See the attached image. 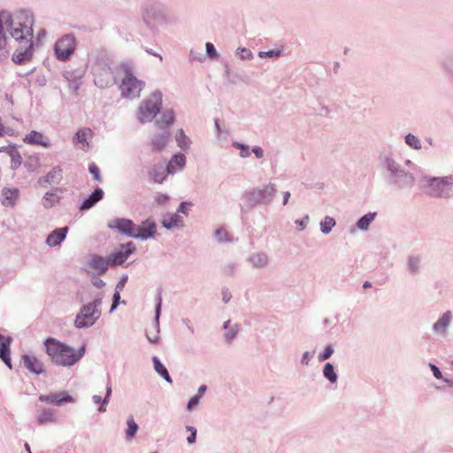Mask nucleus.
Masks as SVG:
<instances>
[{"mask_svg":"<svg viewBox=\"0 0 453 453\" xmlns=\"http://www.w3.org/2000/svg\"><path fill=\"white\" fill-rule=\"evenodd\" d=\"M45 351L53 365L70 367L78 363L85 355L86 348L74 349L55 338L44 342Z\"/></svg>","mask_w":453,"mask_h":453,"instance_id":"f257e3e1","label":"nucleus"},{"mask_svg":"<svg viewBox=\"0 0 453 453\" xmlns=\"http://www.w3.org/2000/svg\"><path fill=\"white\" fill-rule=\"evenodd\" d=\"M27 16L29 20L22 22L20 27L13 30V35L11 36L19 45L12 55V61L17 65L26 64L33 57L35 16L31 11L27 13Z\"/></svg>","mask_w":453,"mask_h":453,"instance_id":"f03ea898","label":"nucleus"},{"mask_svg":"<svg viewBox=\"0 0 453 453\" xmlns=\"http://www.w3.org/2000/svg\"><path fill=\"white\" fill-rule=\"evenodd\" d=\"M422 191L428 196L440 199L453 197V174L445 176L423 175L419 179Z\"/></svg>","mask_w":453,"mask_h":453,"instance_id":"7ed1b4c3","label":"nucleus"},{"mask_svg":"<svg viewBox=\"0 0 453 453\" xmlns=\"http://www.w3.org/2000/svg\"><path fill=\"white\" fill-rule=\"evenodd\" d=\"M141 18L144 25L151 31L168 24L167 10L164 4L149 0L141 6Z\"/></svg>","mask_w":453,"mask_h":453,"instance_id":"20e7f679","label":"nucleus"},{"mask_svg":"<svg viewBox=\"0 0 453 453\" xmlns=\"http://www.w3.org/2000/svg\"><path fill=\"white\" fill-rule=\"evenodd\" d=\"M163 95L160 90L153 91L142 99L136 111V119L141 124L151 122L160 112Z\"/></svg>","mask_w":453,"mask_h":453,"instance_id":"39448f33","label":"nucleus"},{"mask_svg":"<svg viewBox=\"0 0 453 453\" xmlns=\"http://www.w3.org/2000/svg\"><path fill=\"white\" fill-rule=\"evenodd\" d=\"M380 162L381 167L389 173L391 180L398 187L405 188L413 183V175L405 171L390 154L380 155Z\"/></svg>","mask_w":453,"mask_h":453,"instance_id":"423d86ee","label":"nucleus"},{"mask_svg":"<svg viewBox=\"0 0 453 453\" xmlns=\"http://www.w3.org/2000/svg\"><path fill=\"white\" fill-rule=\"evenodd\" d=\"M94 83L101 88H109L115 83V78L110 60L104 56H98L92 64Z\"/></svg>","mask_w":453,"mask_h":453,"instance_id":"0eeeda50","label":"nucleus"},{"mask_svg":"<svg viewBox=\"0 0 453 453\" xmlns=\"http://www.w3.org/2000/svg\"><path fill=\"white\" fill-rule=\"evenodd\" d=\"M275 195L276 186L269 182L247 192L245 197L249 207L254 208L259 204L269 205L273 201Z\"/></svg>","mask_w":453,"mask_h":453,"instance_id":"6e6552de","label":"nucleus"},{"mask_svg":"<svg viewBox=\"0 0 453 453\" xmlns=\"http://www.w3.org/2000/svg\"><path fill=\"white\" fill-rule=\"evenodd\" d=\"M30 10H19L15 12L3 11L0 12V35L9 33L11 37L13 30L21 26L22 22L28 21L27 13Z\"/></svg>","mask_w":453,"mask_h":453,"instance_id":"1a4fd4ad","label":"nucleus"},{"mask_svg":"<svg viewBox=\"0 0 453 453\" xmlns=\"http://www.w3.org/2000/svg\"><path fill=\"white\" fill-rule=\"evenodd\" d=\"M144 85V81L138 80L128 68H126L119 90L123 97L134 99L140 96Z\"/></svg>","mask_w":453,"mask_h":453,"instance_id":"9d476101","label":"nucleus"},{"mask_svg":"<svg viewBox=\"0 0 453 453\" xmlns=\"http://www.w3.org/2000/svg\"><path fill=\"white\" fill-rule=\"evenodd\" d=\"M77 47V41L73 34H66L58 38L53 47L54 55L58 61H68Z\"/></svg>","mask_w":453,"mask_h":453,"instance_id":"9b49d317","label":"nucleus"},{"mask_svg":"<svg viewBox=\"0 0 453 453\" xmlns=\"http://www.w3.org/2000/svg\"><path fill=\"white\" fill-rule=\"evenodd\" d=\"M453 324V311L447 310L441 313L431 326V332L436 339L445 340L449 335Z\"/></svg>","mask_w":453,"mask_h":453,"instance_id":"f8f14e48","label":"nucleus"},{"mask_svg":"<svg viewBox=\"0 0 453 453\" xmlns=\"http://www.w3.org/2000/svg\"><path fill=\"white\" fill-rule=\"evenodd\" d=\"M101 313L85 304L81 307L75 317L74 326L79 329L91 327L99 319Z\"/></svg>","mask_w":453,"mask_h":453,"instance_id":"ddd939ff","label":"nucleus"},{"mask_svg":"<svg viewBox=\"0 0 453 453\" xmlns=\"http://www.w3.org/2000/svg\"><path fill=\"white\" fill-rule=\"evenodd\" d=\"M108 226L111 229H116L119 233L126 234L129 237L134 238L135 224L127 219L116 218L108 222Z\"/></svg>","mask_w":453,"mask_h":453,"instance_id":"4468645a","label":"nucleus"},{"mask_svg":"<svg viewBox=\"0 0 453 453\" xmlns=\"http://www.w3.org/2000/svg\"><path fill=\"white\" fill-rule=\"evenodd\" d=\"M39 401L51 403L57 406H61L65 403H74V398L71 396L66 391H59L50 393L48 395H40Z\"/></svg>","mask_w":453,"mask_h":453,"instance_id":"2eb2a0df","label":"nucleus"},{"mask_svg":"<svg viewBox=\"0 0 453 453\" xmlns=\"http://www.w3.org/2000/svg\"><path fill=\"white\" fill-rule=\"evenodd\" d=\"M19 189L15 187H4L0 192V203L4 207L13 208L19 199Z\"/></svg>","mask_w":453,"mask_h":453,"instance_id":"dca6fc26","label":"nucleus"},{"mask_svg":"<svg viewBox=\"0 0 453 453\" xmlns=\"http://www.w3.org/2000/svg\"><path fill=\"white\" fill-rule=\"evenodd\" d=\"M161 306H162V297L161 295H157V304L155 308V321H154V332L147 331L146 332V337L148 341L150 343L157 344L159 342L160 337H159V332H160V326H159V317L161 313Z\"/></svg>","mask_w":453,"mask_h":453,"instance_id":"f3484780","label":"nucleus"},{"mask_svg":"<svg viewBox=\"0 0 453 453\" xmlns=\"http://www.w3.org/2000/svg\"><path fill=\"white\" fill-rule=\"evenodd\" d=\"M157 233V225L154 221L146 219L141 225H135L134 238L147 240L153 238Z\"/></svg>","mask_w":453,"mask_h":453,"instance_id":"a211bd4d","label":"nucleus"},{"mask_svg":"<svg viewBox=\"0 0 453 453\" xmlns=\"http://www.w3.org/2000/svg\"><path fill=\"white\" fill-rule=\"evenodd\" d=\"M92 137V131L88 127L79 129L73 137V142L76 149L88 151L89 148V140Z\"/></svg>","mask_w":453,"mask_h":453,"instance_id":"6ab92c4d","label":"nucleus"},{"mask_svg":"<svg viewBox=\"0 0 453 453\" xmlns=\"http://www.w3.org/2000/svg\"><path fill=\"white\" fill-rule=\"evenodd\" d=\"M111 265L110 258L101 256L93 255L88 260V266L93 273L97 274H104Z\"/></svg>","mask_w":453,"mask_h":453,"instance_id":"aec40b11","label":"nucleus"},{"mask_svg":"<svg viewBox=\"0 0 453 453\" xmlns=\"http://www.w3.org/2000/svg\"><path fill=\"white\" fill-rule=\"evenodd\" d=\"M134 250L135 247L131 242L122 245L119 250L109 257L111 265H122Z\"/></svg>","mask_w":453,"mask_h":453,"instance_id":"412c9836","label":"nucleus"},{"mask_svg":"<svg viewBox=\"0 0 453 453\" xmlns=\"http://www.w3.org/2000/svg\"><path fill=\"white\" fill-rule=\"evenodd\" d=\"M247 262L255 269H265L270 265L271 258L267 253L257 251L247 257Z\"/></svg>","mask_w":453,"mask_h":453,"instance_id":"4be33fe9","label":"nucleus"},{"mask_svg":"<svg viewBox=\"0 0 453 453\" xmlns=\"http://www.w3.org/2000/svg\"><path fill=\"white\" fill-rule=\"evenodd\" d=\"M23 142L28 145H39L43 148H50L51 146L50 140L43 134L32 130L25 135Z\"/></svg>","mask_w":453,"mask_h":453,"instance_id":"5701e85b","label":"nucleus"},{"mask_svg":"<svg viewBox=\"0 0 453 453\" xmlns=\"http://www.w3.org/2000/svg\"><path fill=\"white\" fill-rule=\"evenodd\" d=\"M170 139V133L167 130H164L160 133H156L150 137V146L154 151L163 150Z\"/></svg>","mask_w":453,"mask_h":453,"instance_id":"b1692460","label":"nucleus"},{"mask_svg":"<svg viewBox=\"0 0 453 453\" xmlns=\"http://www.w3.org/2000/svg\"><path fill=\"white\" fill-rule=\"evenodd\" d=\"M161 224L167 230H173L183 227L184 221L178 213H166L163 216Z\"/></svg>","mask_w":453,"mask_h":453,"instance_id":"393cba45","label":"nucleus"},{"mask_svg":"<svg viewBox=\"0 0 453 453\" xmlns=\"http://www.w3.org/2000/svg\"><path fill=\"white\" fill-rule=\"evenodd\" d=\"M22 361L24 366L29 370L31 372L35 374H41L44 371L43 363L39 360L35 356L33 355H23Z\"/></svg>","mask_w":453,"mask_h":453,"instance_id":"a878e982","label":"nucleus"},{"mask_svg":"<svg viewBox=\"0 0 453 453\" xmlns=\"http://www.w3.org/2000/svg\"><path fill=\"white\" fill-rule=\"evenodd\" d=\"M186 165V157L184 154L178 153L172 157L166 165L167 173L173 175L181 172Z\"/></svg>","mask_w":453,"mask_h":453,"instance_id":"bb28decb","label":"nucleus"},{"mask_svg":"<svg viewBox=\"0 0 453 453\" xmlns=\"http://www.w3.org/2000/svg\"><path fill=\"white\" fill-rule=\"evenodd\" d=\"M12 341L11 337H4L0 334V358L10 369L12 368L11 363Z\"/></svg>","mask_w":453,"mask_h":453,"instance_id":"cd10ccee","label":"nucleus"},{"mask_svg":"<svg viewBox=\"0 0 453 453\" xmlns=\"http://www.w3.org/2000/svg\"><path fill=\"white\" fill-rule=\"evenodd\" d=\"M36 420L40 426L58 422L56 410L51 408H41L37 411Z\"/></svg>","mask_w":453,"mask_h":453,"instance_id":"c85d7f7f","label":"nucleus"},{"mask_svg":"<svg viewBox=\"0 0 453 453\" xmlns=\"http://www.w3.org/2000/svg\"><path fill=\"white\" fill-rule=\"evenodd\" d=\"M69 228L67 226L60 227L53 230L46 239V244L49 247H56L60 245L65 239Z\"/></svg>","mask_w":453,"mask_h":453,"instance_id":"c756f323","label":"nucleus"},{"mask_svg":"<svg viewBox=\"0 0 453 453\" xmlns=\"http://www.w3.org/2000/svg\"><path fill=\"white\" fill-rule=\"evenodd\" d=\"M175 121V112L172 109H165L161 113L158 119H156L155 125L160 129H165L173 125Z\"/></svg>","mask_w":453,"mask_h":453,"instance_id":"7c9ffc66","label":"nucleus"},{"mask_svg":"<svg viewBox=\"0 0 453 453\" xmlns=\"http://www.w3.org/2000/svg\"><path fill=\"white\" fill-rule=\"evenodd\" d=\"M61 190L55 188L45 193L42 199V204L44 208L49 209L58 204L61 199Z\"/></svg>","mask_w":453,"mask_h":453,"instance_id":"2f4dec72","label":"nucleus"},{"mask_svg":"<svg viewBox=\"0 0 453 453\" xmlns=\"http://www.w3.org/2000/svg\"><path fill=\"white\" fill-rule=\"evenodd\" d=\"M104 196V191L102 188H96L95 191L87 198L84 200V202L81 203L80 210L81 211H86L92 208L97 202L103 199Z\"/></svg>","mask_w":453,"mask_h":453,"instance_id":"473e14b6","label":"nucleus"},{"mask_svg":"<svg viewBox=\"0 0 453 453\" xmlns=\"http://www.w3.org/2000/svg\"><path fill=\"white\" fill-rule=\"evenodd\" d=\"M111 392H112L111 383L109 380L107 385H106V394H105V396H104V399H102V397L100 395H94L92 396V400H93L94 403H96V404L101 403V405L98 408V411L99 412L103 413V412L106 411V406H107V404L110 402Z\"/></svg>","mask_w":453,"mask_h":453,"instance_id":"72a5a7b5","label":"nucleus"},{"mask_svg":"<svg viewBox=\"0 0 453 453\" xmlns=\"http://www.w3.org/2000/svg\"><path fill=\"white\" fill-rule=\"evenodd\" d=\"M175 141L177 146L183 151H188L191 147V139L185 134L182 128L176 131Z\"/></svg>","mask_w":453,"mask_h":453,"instance_id":"f704fd0d","label":"nucleus"},{"mask_svg":"<svg viewBox=\"0 0 453 453\" xmlns=\"http://www.w3.org/2000/svg\"><path fill=\"white\" fill-rule=\"evenodd\" d=\"M224 329L226 330L224 334V338L226 342H231L239 333V326L236 323H232L230 319L224 322L223 325Z\"/></svg>","mask_w":453,"mask_h":453,"instance_id":"c9c22d12","label":"nucleus"},{"mask_svg":"<svg viewBox=\"0 0 453 453\" xmlns=\"http://www.w3.org/2000/svg\"><path fill=\"white\" fill-rule=\"evenodd\" d=\"M377 212H368L362 216L356 223L357 229L361 231H368L371 224L375 220Z\"/></svg>","mask_w":453,"mask_h":453,"instance_id":"e433bc0d","label":"nucleus"},{"mask_svg":"<svg viewBox=\"0 0 453 453\" xmlns=\"http://www.w3.org/2000/svg\"><path fill=\"white\" fill-rule=\"evenodd\" d=\"M62 180V169L58 166L54 167L50 171L45 177L39 180V183L42 185V182L58 184Z\"/></svg>","mask_w":453,"mask_h":453,"instance_id":"4c0bfd02","label":"nucleus"},{"mask_svg":"<svg viewBox=\"0 0 453 453\" xmlns=\"http://www.w3.org/2000/svg\"><path fill=\"white\" fill-rule=\"evenodd\" d=\"M421 269V257L416 255H411L407 258V270L411 275H417Z\"/></svg>","mask_w":453,"mask_h":453,"instance_id":"58836bf2","label":"nucleus"},{"mask_svg":"<svg viewBox=\"0 0 453 453\" xmlns=\"http://www.w3.org/2000/svg\"><path fill=\"white\" fill-rule=\"evenodd\" d=\"M323 377L331 384H336L338 381V374L334 366L331 363H326L322 369Z\"/></svg>","mask_w":453,"mask_h":453,"instance_id":"ea45409f","label":"nucleus"},{"mask_svg":"<svg viewBox=\"0 0 453 453\" xmlns=\"http://www.w3.org/2000/svg\"><path fill=\"white\" fill-rule=\"evenodd\" d=\"M127 427L125 431L126 441H130L135 437V435L138 432L139 426L136 424V422L134 421L133 416H129L127 418Z\"/></svg>","mask_w":453,"mask_h":453,"instance_id":"a19ab883","label":"nucleus"},{"mask_svg":"<svg viewBox=\"0 0 453 453\" xmlns=\"http://www.w3.org/2000/svg\"><path fill=\"white\" fill-rule=\"evenodd\" d=\"M152 362H153V365H154V369L155 371L161 376L165 379V381H167L168 383H172L173 380H172V378L171 376L169 375V372L166 369V367L160 362V360L158 359V357H152Z\"/></svg>","mask_w":453,"mask_h":453,"instance_id":"79ce46f5","label":"nucleus"},{"mask_svg":"<svg viewBox=\"0 0 453 453\" xmlns=\"http://www.w3.org/2000/svg\"><path fill=\"white\" fill-rule=\"evenodd\" d=\"M167 169L163 165L155 166L150 172V176L157 183H162L167 176Z\"/></svg>","mask_w":453,"mask_h":453,"instance_id":"37998d69","label":"nucleus"},{"mask_svg":"<svg viewBox=\"0 0 453 453\" xmlns=\"http://www.w3.org/2000/svg\"><path fill=\"white\" fill-rule=\"evenodd\" d=\"M214 236L217 242L220 243H230L234 241L233 236L223 226H220L215 230Z\"/></svg>","mask_w":453,"mask_h":453,"instance_id":"c03bdc74","label":"nucleus"},{"mask_svg":"<svg viewBox=\"0 0 453 453\" xmlns=\"http://www.w3.org/2000/svg\"><path fill=\"white\" fill-rule=\"evenodd\" d=\"M336 221L334 218L330 216H326L320 222V231L324 234H328L331 233L332 229L335 226Z\"/></svg>","mask_w":453,"mask_h":453,"instance_id":"a18cd8bd","label":"nucleus"},{"mask_svg":"<svg viewBox=\"0 0 453 453\" xmlns=\"http://www.w3.org/2000/svg\"><path fill=\"white\" fill-rule=\"evenodd\" d=\"M404 142L408 147L416 150H419L422 148L420 139L412 134H408L404 136Z\"/></svg>","mask_w":453,"mask_h":453,"instance_id":"49530a36","label":"nucleus"},{"mask_svg":"<svg viewBox=\"0 0 453 453\" xmlns=\"http://www.w3.org/2000/svg\"><path fill=\"white\" fill-rule=\"evenodd\" d=\"M443 70L453 85V55L449 56L443 62Z\"/></svg>","mask_w":453,"mask_h":453,"instance_id":"de8ad7c7","label":"nucleus"},{"mask_svg":"<svg viewBox=\"0 0 453 453\" xmlns=\"http://www.w3.org/2000/svg\"><path fill=\"white\" fill-rule=\"evenodd\" d=\"M11 150V167L15 170L19 168L21 165L22 158L17 149H10Z\"/></svg>","mask_w":453,"mask_h":453,"instance_id":"09e8293b","label":"nucleus"},{"mask_svg":"<svg viewBox=\"0 0 453 453\" xmlns=\"http://www.w3.org/2000/svg\"><path fill=\"white\" fill-rule=\"evenodd\" d=\"M233 147L236 150H239V156L242 158H247L250 156V147L246 144L241 143L239 142H233Z\"/></svg>","mask_w":453,"mask_h":453,"instance_id":"8fccbe9b","label":"nucleus"},{"mask_svg":"<svg viewBox=\"0 0 453 453\" xmlns=\"http://www.w3.org/2000/svg\"><path fill=\"white\" fill-rule=\"evenodd\" d=\"M334 353V347L331 344L326 345L324 348V349L318 356L319 362H324V361L329 359Z\"/></svg>","mask_w":453,"mask_h":453,"instance_id":"3c124183","label":"nucleus"},{"mask_svg":"<svg viewBox=\"0 0 453 453\" xmlns=\"http://www.w3.org/2000/svg\"><path fill=\"white\" fill-rule=\"evenodd\" d=\"M154 203L159 206H166L170 202V196L164 193H156L153 196Z\"/></svg>","mask_w":453,"mask_h":453,"instance_id":"603ef678","label":"nucleus"},{"mask_svg":"<svg viewBox=\"0 0 453 453\" xmlns=\"http://www.w3.org/2000/svg\"><path fill=\"white\" fill-rule=\"evenodd\" d=\"M282 54V51L279 49H276V50H268V51H259L258 52V57L261 58H279Z\"/></svg>","mask_w":453,"mask_h":453,"instance_id":"864d4df0","label":"nucleus"},{"mask_svg":"<svg viewBox=\"0 0 453 453\" xmlns=\"http://www.w3.org/2000/svg\"><path fill=\"white\" fill-rule=\"evenodd\" d=\"M205 50H206V56L211 59H218L219 58V53L215 48V46L211 42H206L205 43Z\"/></svg>","mask_w":453,"mask_h":453,"instance_id":"5fc2aeb1","label":"nucleus"},{"mask_svg":"<svg viewBox=\"0 0 453 453\" xmlns=\"http://www.w3.org/2000/svg\"><path fill=\"white\" fill-rule=\"evenodd\" d=\"M236 55L243 60H250L253 58V54L250 50L247 48H238L236 50Z\"/></svg>","mask_w":453,"mask_h":453,"instance_id":"6e6d98bb","label":"nucleus"},{"mask_svg":"<svg viewBox=\"0 0 453 453\" xmlns=\"http://www.w3.org/2000/svg\"><path fill=\"white\" fill-rule=\"evenodd\" d=\"M189 60L191 62L197 61L202 63L205 61V57L201 52L192 49L189 51Z\"/></svg>","mask_w":453,"mask_h":453,"instance_id":"4d7b16f0","label":"nucleus"},{"mask_svg":"<svg viewBox=\"0 0 453 453\" xmlns=\"http://www.w3.org/2000/svg\"><path fill=\"white\" fill-rule=\"evenodd\" d=\"M315 350L312 351H304L301 357V365H309L312 358L314 357Z\"/></svg>","mask_w":453,"mask_h":453,"instance_id":"13d9d810","label":"nucleus"},{"mask_svg":"<svg viewBox=\"0 0 453 453\" xmlns=\"http://www.w3.org/2000/svg\"><path fill=\"white\" fill-rule=\"evenodd\" d=\"M201 399L202 398H200L199 395H196L192 396L187 404L188 411H193L194 409H196L200 404Z\"/></svg>","mask_w":453,"mask_h":453,"instance_id":"bf43d9fd","label":"nucleus"},{"mask_svg":"<svg viewBox=\"0 0 453 453\" xmlns=\"http://www.w3.org/2000/svg\"><path fill=\"white\" fill-rule=\"evenodd\" d=\"M186 429L188 432L190 433L189 436H188V438H187L188 443L194 444L196 440V434H197L196 428H195L194 426H186Z\"/></svg>","mask_w":453,"mask_h":453,"instance_id":"052dcab7","label":"nucleus"},{"mask_svg":"<svg viewBox=\"0 0 453 453\" xmlns=\"http://www.w3.org/2000/svg\"><path fill=\"white\" fill-rule=\"evenodd\" d=\"M102 302H103V296H98L92 302H89L88 303H87V305L91 307L95 311L96 310L98 311H101Z\"/></svg>","mask_w":453,"mask_h":453,"instance_id":"680f3d73","label":"nucleus"},{"mask_svg":"<svg viewBox=\"0 0 453 453\" xmlns=\"http://www.w3.org/2000/svg\"><path fill=\"white\" fill-rule=\"evenodd\" d=\"M310 217L308 214L304 215L301 219H296L295 224L297 226L298 230L300 232L303 231L306 228V224L309 222Z\"/></svg>","mask_w":453,"mask_h":453,"instance_id":"e2e57ef3","label":"nucleus"},{"mask_svg":"<svg viewBox=\"0 0 453 453\" xmlns=\"http://www.w3.org/2000/svg\"><path fill=\"white\" fill-rule=\"evenodd\" d=\"M429 368L431 369L432 372H433V375L434 376V378H436L437 380H443L445 379L446 376H444L441 372V371L439 369V367H437L435 365L432 364V363H429Z\"/></svg>","mask_w":453,"mask_h":453,"instance_id":"0e129e2a","label":"nucleus"},{"mask_svg":"<svg viewBox=\"0 0 453 453\" xmlns=\"http://www.w3.org/2000/svg\"><path fill=\"white\" fill-rule=\"evenodd\" d=\"M237 265L234 262L226 264L223 266V273L227 275H233L236 270Z\"/></svg>","mask_w":453,"mask_h":453,"instance_id":"69168bd1","label":"nucleus"},{"mask_svg":"<svg viewBox=\"0 0 453 453\" xmlns=\"http://www.w3.org/2000/svg\"><path fill=\"white\" fill-rule=\"evenodd\" d=\"M88 171L91 174H93L94 179L96 180L101 181L100 171L99 168L96 165V164H91L88 167Z\"/></svg>","mask_w":453,"mask_h":453,"instance_id":"338daca9","label":"nucleus"},{"mask_svg":"<svg viewBox=\"0 0 453 453\" xmlns=\"http://www.w3.org/2000/svg\"><path fill=\"white\" fill-rule=\"evenodd\" d=\"M251 151L257 159L263 158L265 156V151L260 146H253Z\"/></svg>","mask_w":453,"mask_h":453,"instance_id":"774afa93","label":"nucleus"}]
</instances>
